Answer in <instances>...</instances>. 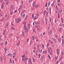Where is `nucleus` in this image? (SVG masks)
<instances>
[{"mask_svg":"<svg viewBox=\"0 0 64 64\" xmlns=\"http://www.w3.org/2000/svg\"><path fill=\"white\" fill-rule=\"evenodd\" d=\"M47 49L48 50V52H49V53L50 52V51H49V50H48V47H47Z\"/></svg>","mask_w":64,"mask_h":64,"instance_id":"obj_39","label":"nucleus"},{"mask_svg":"<svg viewBox=\"0 0 64 64\" xmlns=\"http://www.w3.org/2000/svg\"><path fill=\"white\" fill-rule=\"evenodd\" d=\"M58 31L60 32H61V30L60 29L58 30Z\"/></svg>","mask_w":64,"mask_h":64,"instance_id":"obj_52","label":"nucleus"},{"mask_svg":"<svg viewBox=\"0 0 64 64\" xmlns=\"http://www.w3.org/2000/svg\"><path fill=\"white\" fill-rule=\"evenodd\" d=\"M62 45H64V40H62Z\"/></svg>","mask_w":64,"mask_h":64,"instance_id":"obj_25","label":"nucleus"},{"mask_svg":"<svg viewBox=\"0 0 64 64\" xmlns=\"http://www.w3.org/2000/svg\"><path fill=\"white\" fill-rule=\"evenodd\" d=\"M36 24L37 25H38V24L40 25V22H36Z\"/></svg>","mask_w":64,"mask_h":64,"instance_id":"obj_5","label":"nucleus"},{"mask_svg":"<svg viewBox=\"0 0 64 64\" xmlns=\"http://www.w3.org/2000/svg\"><path fill=\"white\" fill-rule=\"evenodd\" d=\"M49 45V43H48V44L46 45L47 47H48Z\"/></svg>","mask_w":64,"mask_h":64,"instance_id":"obj_35","label":"nucleus"},{"mask_svg":"<svg viewBox=\"0 0 64 64\" xmlns=\"http://www.w3.org/2000/svg\"><path fill=\"white\" fill-rule=\"evenodd\" d=\"M62 24H60L59 25V26H61V27H62Z\"/></svg>","mask_w":64,"mask_h":64,"instance_id":"obj_57","label":"nucleus"},{"mask_svg":"<svg viewBox=\"0 0 64 64\" xmlns=\"http://www.w3.org/2000/svg\"><path fill=\"white\" fill-rule=\"evenodd\" d=\"M55 38H52V40H53V41L54 40H55Z\"/></svg>","mask_w":64,"mask_h":64,"instance_id":"obj_61","label":"nucleus"},{"mask_svg":"<svg viewBox=\"0 0 64 64\" xmlns=\"http://www.w3.org/2000/svg\"><path fill=\"white\" fill-rule=\"evenodd\" d=\"M63 58V56H61V58H60L59 59V60L61 61L62 59V58Z\"/></svg>","mask_w":64,"mask_h":64,"instance_id":"obj_8","label":"nucleus"},{"mask_svg":"<svg viewBox=\"0 0 64 64\" xmlns=\"http://www.w3.org/2000/svg\"><path fill=\"white\" fill-rule=\"evenodd\" d=\"M1 61H3V57L2 56H1L0 58Z\"/></svg>","mask_w":64,"mask_h":64,"instance_id":"obj_17","label":"nucleus"},{"mask_svg":"<svg viewBox=\"0 0 64 64\" xmlns=\"http://www.w3.org/2000/svg\"><path fill=\"white\" fill-rule=\"evenodd\" d=\"M30 64H32V63L31 62V58L30 59Z\"/></svg>","mask_w":64,"mask_h":64,"instance_id":"obj_28","label":"nucleus"},{"mask_svg":"<svg viewBox=\"0 0 64 64\" xmlns=\"http://www.w3.org/2000/svg\"><path fill=\"white\" fill-rule=\"evenodd\" d=\"M55 36L56 37V38H57L58 36H57L56 35V34H55Z\"/></svg>","mask_w":64,"mask_h":64,"instance_id":"obj_62","label":"nucleus"},{"mask_svg":"<svg viewBox=\"0 0 64 64\" xmlns=\"http://www.w3.org/2000/svg\"><path fill=\"white\" fill-rule=\"evenodd\" d=\"M57 22V20L56 19H55L54 20V22L56 23Z\"/></svg>","mask_w":64,"mask_h":64,"instance_id":"obj_37","label":"nucleus"},{"mask_svg":"<svg viewBox=\"0 0 64 64\" xmlns=\"http://www.w3.org/2000/svg\"><path fill=\"white\" fill-rule=\"evenodd\" d=\"M32 18L34 17V14H32Z\"/></svg>","mask_w":64,"mask_h":64,"instance_id":"obj_50","label":"nucleus"},{"mask_svg":"<svg viewBox=\"0 0 64 64\" xmlns=\"http://www.w3.org/2000/svg\"><path fill=\"white\" fill-rule=\"evenodd\" d=\"M36 56L38 55V52L37 51H36Z\"/></svg>","mask_w":64,"mask_h":64,"instance_id":"obj_22","label":"nucleus"},{"mask_svg":"<svg viewBox=\"0 0 64 64\" xmlns=\"http://www.w3.org/2000/svg\"><path fill=\"white\" fill-rule=\"evenodd\" d=\"M20 44V41L19 40L18 43L16 44L17 46H19V45Z\"/></svg>","mask_w":64,"mask_h":64,"instance_id":"obj_7","label":"nucleus"},{"mask_svg":"<svg viewBox=\"0 0 64 64\" xmlns=\"http://www.w3.org/2000/svg\"><path fill=\"white\" fill-rule=\"evenodd\" d=\"M58 40L59 42H60L61 41V38H58Z\"/></svg>","mask_w":64,"mask_h":64,"instance_id":"obj_13","label":"nucleus"},{"mask_svg":"<svg viewBox=\"0 0 64 64\" xmlns=\"http://www.w3.org/2000/svg\"><path fill=\"white\" fill-rule=\"evenodd\" d=\"M37 30L38 31H40V28H38L37 29Z\"/></svg>","mask_w":64,"mask_h":64,"instance_id":"obj_47","label":"nucleus"},{"mask_svg":"<svg viewBox=\"0 0 64 64\" xmlns=\"http://www.w3.org/2000/svg\"><path fill=\"white\" fill-rule=\"evenodd\" d=\"M21 9V7H20L18 9V10H19V11H20Z\"/></svg>","mask_w":64,"mask_h":64,"instance_id":"obj_59","label":"nucleus"},{"mask_svg":"<svg viewBox=\"0 0 64 64\" xmlns=\"http://www.w3.org/2000/svg\"><path fill=\"white\" fill-rule=\"evenodd\" d=\"M36 4V2H34V3H33L32 4V6L33 7H34L35 6V4Z\"/></svg>","mask_w":64,"mask_h":64,"instance_id":"obj_6","label":"nucleus"},{"mask_svg":"<svg viewBox=\"0 0 64 64\" xmlns=\"http://www.w3.org/2000/svg\"><path fill=\"white\" fill-rule=\"evenodd\" d=\"M5 33H6V30H4V33H3V35L4 36L5 35Z\"/></svg>","mask_w":64,"mask_h":64,"instance_id":"obj_19","label":"nucleus"},{"mask_svg":"<svg viewBox=\"0 0 64 64\" xmlns=\"http://www.w3.org/2000/svg\"><path fill=\"white\" fill-rule=\"evenodd\" d=\"M7 42L6 41V43H5V44L6 45H7Z\"/></svg>","mask_w":64,"mask_h":64,"instance_id":"obj_40","label":"nucleus"},{"mask_svg":"<svg viewBox=\"0 0 64 64\" xmlns=\"http://www.w3.org/2000/svg\"><path fill=\"white\" fill-rule=\"evenodd\" d=\"M23 24H24V30H26L25 31V32L26 33V32H27V31L26 30H27V28H26V22H24Z\"/></svg>","mask_w":64,"mask_h":64,"instance_id":"obj_1","label":"nucleus"},{"mask_svg":"<svg viewBox=\"0 0 64 64\" xmlns=\"http://www.w3.org/2000/svg\"><path fill=\"white\" fill-rule=\"evenodd\" d=\"M50 51H51V52H53V49H52V48L51 49Z\"/></svg>","mask_w":64,"mask_h":64,"instance_id":"obj_56","label":"nucleus"},{"mask_svg":"<svg viewBox=\"0 0 64 64\" xmlns=\"http://www.w3.org/2000/svg\"><path fill=\"white\" fill-rule=\"evenodd\" d=\"M50 2H48V6H50Z\"/></svg>","mask_w":64,"mask_h":64,"instance_id":"obj_53","label":"nucleus"},{"mask_svg":"<svg viewBox=\"0 0 64 64\" xmlns=\"http://www.w3.org/2000/svg\"><path fill=\"white\" fill-rule=\"evenodd\" d=\"M39 6L38 4H36V5L35 7H36L37 8H38Z\"/></svg>","mask_w":64,"mask_h":64,"instance_id":"obj_18","label":"nucleus"},{"mask_svg":"<svg viewBox=\"0 0 64 64\" xmlns=\"http://www.w3.org/2000/svg\"><path fill=\"white\" fill-rule=\"evenodd\" d=\"M44 59V56H42L40 58V60L41 61H42Z\"/></svg>","mask_w":64,"mask_h":64,"instance_id":"obj_9","label":"nucleus"},{"mask_svg":"<svg viewBox=\"0 0 64 64\" xmlns=\"http://www.w3.org/2000/svg\"><path fill=\"white\" fill-rule=\"evenodd\" d=\"M32 59H33V62H35V59L33 58H32Z\"/></svg>","mask_w":64,"mask_h":64,"instance_id":"obj_38","label":"nucleus"},{"mask_svg":"<svg viewBox=\"0 0 64 64\" xmlns=\"http://www.w3.org/2000/svg\"><path fill=\"white\" fill-rule=\"evenodd\" d=\"M48 57H49V58L50 59H51V57L50 56V55H48Z\"/></svg>","mask_w":64,"mask_h":64,"instance_id":"obj_41","label":"nucleus"},{"mask_svg":"<svg viewBox=\"0 0 64 64\" xmlns=\"http://www.w3.org/2000/svg\"><path fill=\"white\" fill-rule=\"evenodd\" d=\"M48 13L47 12H46V16H48Z\"/></svg>","mask_w":64,"mask_h":64,"instance_id":"obj_48","label":"nucleus"},{"mask_svg":"<svg viewBox=\"0 0 64 64\" xmlns=\"http://www.w3.org/2000/svg\"><path fill=\"white\" fill-rule=\"evenodd\" d=\"M44 15H45V14H46V11H44Z\"/></svg>","mask_w":64,"mask_h":64,"instance_id":"obj_64","label":"nucleus"},{"mask_svg":"<svg viewBox=\"0 0 64 64\" xmlns=\"http://www.w3.org/2000/svg\"><path fill=\"white\" fill-rule=\"evenodd\" d=\"M49 11L50 12V14H51V8H49Z\"/></svg>","mask_w":64,"mask_h":64,"instance_id":"obj_16","label":"nucleus"},{"mask_svg":"<svg viewBox=\"0 0 64 64\" xmlns=\"http://www.w3.org/2000/svg\"><path fill=\"white\" fill-rule=\"evenodd\" d=\"M58 64V61H57V62H56V64Z\"/></svg>","mask_w":64,"mask_h":64,"instance_id":"obj_63","label":"nucleus"},{"mask_svg":"<svg viewBox=\"0 0 64 64\" xmlns=\"http://www.w3.org/2000/svg\"><path fill=\"white\" fill-rule=\"evenodd\" d=\"M58 18H59L60 17V14H59V13H58Z\"/></svg>","mask_w":64,"mask_h":64,"instance_id":"obj_23","label":"nucleus"},{"mask_svg":"<svg viewBox=\"0 0 64 64\" xmlns=\"http://www.w3.org/2000/svg\"><path fill=\"white\" fill-rule=\"evenodd\" d=\"M13 54L14 56H15L16 55V53H15V52H14V53H13Z\"/></svg>","mask_w":64,"mask_h":64,"instance_id":"obj_46","label":"nucleus"},{"mask_svg":"<svg viewBox=\"0 0 64 64\" xmlns=\"http://www.w3.org/2000/svg\"><path fill=\"white\" fill-rule=\"evenodd\" d=\"M55 3V2L54 1V2H53V3H52L51 5V6L52 7H53V6H54V5H54V3Z\"/></svg>","mask_w":64,"mask_h":64,"instance_id":"obj_4","label":"nucleus"},{"mask_svg":"<svg viewBox=\"0 0 64 64\" xmlns=\"http://www.w3.org/2000/svg\"><path fill=\"white\" fill-rule=\"evenodd\" d=\"M28 59V58H27L25 59V61H27Z\"/></svg>","mask_w":64,"mask_h":64,"instance_id":"obj_27","label":"nucleus"},{"mask_svg":"<svg viewBox=\"0 0 64 64\" xmlns=\"http://www.w3.org/2000/svg\"><path fill=\"white\" fill-rule=\"evenodd\" d=\"M50 34H51V33H52V30H50Z\"/></svg>","mask_w":64,"mask_h":64,"instance_id":"obj_34","label":"nucleus"},{"mask_svg":"<svg viewBox=\"0 0 64 64\" xmlns=\"http://www.w3.org/2000/svg\"><path fill=\"white\" fill-rule=\"evenodd\" d=\"M5 18H3L2 19L0 20V21H3L4 20H5Z\"/></svg>","mask_w":64,"mask_h":64,"instance_id":"obj_11","label":"nucleus"},{"mask_svg":"<svg viewBox=\"0 0 64 64\" xmlns=\"http://www.w3.org/2000/svg\"><path fill=\"white\" fill-rule=\"evenodd\" d=\"M3 7H4V5H3V4H2V6H1V8L2 9H3Z\"/></svg>","mask_w":64,"mask_h":64,"instance_id":"obj_24","label":"nucleus"},{"mask_svg":"<svg viewBox=\"0 0 64 64\" xmlns=\"http://www.w3.org/2000/svg\"><path fill=\"white\" fill-rule=\"evenodd\" d=\"M62 12V10H59V13H61V12Z\"/></svg>","mask_w":64,"mask_h":64,"instance_id":"obj_31","label":"nucleus"},{"mask_svg":"<svg viewBox=\"0 0 64 64\" xmlns=\"http://www.w3.org/2000/svg\"><path fill=\"white\" fill-rule=\"evenodd\" d=\"M4 50L5 51V53L6 52V51H7V49L6 48H4Z\"/></svg>","mask_w":64,"mask_h":64,"instance_id":"obj_14","label":"nucleus"},{"mask_svg":"<svg viewBox=\"0 0 64 64\" xmlns=\"http://www.w3.org/2000/svg\"><path fill=\"white\" fill-rule=\"evenodd\" d=\"M32 40H34V39H35V36H32Z\"/></svg>","mask_w":64,"mask_h":64,"instance_id":"obj_20","label":"nucleus"},{"mask_svg":"<svg viewBox=\"0 0 64 64\" xmlns=\"http://www.w3.org/2000/svg\"><path fill=\"white\" fill-rule=\"evenodd\" d=\"M42 53L46 54L47 53V50H46L45 51H44Z\"/></svg>","mask_w":64,"mask_h":64,"instance_id":"obj_12","label":"nucleus"},{"mask_svg":"<svg viewBox=\"0 0 64 64\" xmlns=\"http://www.w3.org/2000/svg\"><path fill=\"white\" fill-rule=\"evenodd\" d=\"M10 7L12 10H14V6L11 5H10Z\"/></svg>","mask_w":64,"mask_h":64,"instance_id":"obj_3","label":"nucleus"},{"mask_svg":"<svg viewBox=\"0 0 64 64\" xmlns=\"http://www.w3.org/2000/svg\"><path fill=\"white\" fill-rule=\"evenodd\" d=\"M25 56V54H24L23 56H22V58H24V56Z\"/></svg>","mask_w":64,"mask_h":64,"instance_id":"obj_30","label":"nucleus"},{"mask_svg":"<svg viewBox=\"0 0 64 64\" xmlns=\"http://www.w3.org/2000/svg\"><path fill=\"white\" fill-rule=\"evenodd\" d=\"M15 21L16 22V21L17 23H18L20 21H21V20H20V18H16Z\"/></svg>","mask_w":64,"mask_h":64,"instance_id":"obj_2","label":"nucleus"},{"mask_svg":"<svg viewBox=\"0 0 64 64\" xmlns=\"http://www.w3.org/2000/svg\"><path fill=\"white\" fill-rule=\"evenodd\" d=\"M38 56H39L38 57L39 58H40V56H41V54H39L38 55Z\"/></svg>","mask_w":64,"mask_h":64,"instance_id":"obj_32","label":"nucleus"},{"mask_svg":"<svg viewBox=\"0 0 64 64\" xmlns=\"http://www.w3.org/2000/svg\"><path fill=\"white\" fill-rule=\"evenodd\" d=\"M54 41L55 43H57V40H56V39L54 40Z\"/></svg>","mask_w":64,"mask_h":64,"instance_id":"obj_29","label":"nucleus"},{"mask_svg":"<svg viewBox=\"0 0 64 64\" xmlns=\"http://www.w3.org/2000/svg\"><path fill=\"white\" fill-rule=\"evenodd\" d=\"M30 24H28V28L29 29H30V26H29Z\"/></svg>","mask_w":64,"mask_h":64,"instance_id":"obj_54","label":"nucleus"},{"mask_svg":"<svg viewBox=\"0 0 64 64\" xmlns=\"http://www.w3.org/2000/svg\"><path fill=\"white\" fill-rule=\"evenodd\" d=\"M61 53L62 54V56H63V54H64V53H63V52H61Z\"/></svg>","mask_w":64,"mask_h":64,"instance_id":"obj_43","label":"nucleus"},{"mask_svg":"<svg viewBox=\"0 0 64 64\" xmlns=\"http://www.w3.org/2000/svg\"><path fill=\"white\" fill-rule=\"evenodd\" d=\"M58 6H60L61 5V4H60V3H59V4H58Z\"/></svg>","mask_w":64,"mask_h":64,"instance_id":"obj_36","label":"nucleus"},{"mask_svg":"<svg viewBox=\"0 0 64 64\" xmlns=\"http://www.w3.org/2000/svg\"><path fill=\"white\" fill-rule=\"evenodd\" d=\"M32 0H29L28 3H30L32 2Z\"/></svg>","mask_w":64,"mask_h":64,"instance_id":"obj_26","label":"nucleus"},{"mask_svg":"<svg viewBox=\"0 0 64 64\" xmlns=\"http://www.w3.org/2000/svg\"><path fill=\"white\" fill-rule=\"evenodd\" d=\"M8 25H9V23L8 22L6 24V26H8Z\"/></svg>","mask_w":64,"mask_h":64,"instance_id":"obj_33","label":"nucleus"},{"mask_svg":"<svg viewBox=\"0 0 64 64\" xmlns=\"http://www.w3.org/2000/svg\"><path fill=\"white\" fill-rule=\"evenodd\" d=\"M56 51L58 54H59V49H57V50H56Z\"/></svg>","mask_w":64,"mask_h":64,"instance_id":"obj_10","label":"nucleus"},{"mask_svg":"<svg viewBox=\"0 0 64 64\" xmlns=\"http://www.w3.org/2000/svg\"><path fill=\"white\" fill-rule=\"evenodd\" d=\"M11 62H12V60H11V59H10V63H11Z\"/></svg>","mask_w":64,"mask_h":64,"instance_id":"obj_44","label":"nucleus"},{"mask_svg":"<svg viewBox=\"0 0 64 64\" xmlns=\"http://www.w3.org/2000/svg\"><path fill=\"white\" fill-rule=\"evenodd\" d=\"M42 50H40V53H42Z\"/></svg>","mask_w":64,"mask_h":64,"instance_id":"obj_51","label":"nucleus"},{"mask_svg":"<svg viewBox=\"0 0 64 64\" xmlns=\"http://www.w3.org/2000/svg\"><path fill=\"white\" fill-rule=\"evenodd\" d=\"M12 29L13 30H15V29H14V28L13 27H12Z\"/></svg>","mask_w":64,"mask_h":64,"instance_id":"obj_58","label":"nucleus"},{"mask_svg":"<svg viewBox=\"0 0 64 64\" xmlns=\"http://www.w3.org/2000/svg\"><path fill=\"white\" fill-rule=\"evenodd\" d=\"M17 12V10H16L14 12V13H16V12Z\"/></svg>","mask_w":64,"mask_h":64,"instance_id":"obj_45","label":"nucleus"},{"mask_svg":"<svg viewBox=\"0 0 64 64\" xmlns=\"http://www.w3.org/2000/svg\"><path fill=\"white\" fill-rule=\"evenodd\" d=\"M55 60H57V59H58V56H55Z\"/></svg>","mask_w":64,"mask_h":64,"instance_id":"obj_15","label":"nucleus"},{"mask_svg":"<svg viewBox=\"0 0 64 64\" xmlns=\"http://www.w3.org/2000/svg\"><path fill=\"white\" fill-rule=\"evenodd\" d=\"M2 2H3V0H1L0 1V3H2Z\"/></svg>","mask_w":64,"mask_h":64,"instance_id":"obj_60","label":"nucleus"},{"mask_svg":"<svg viewBox=\"0 0 64 64\" xmlns=\"http://www.w3.org/2000/svg\"><path fill=\"white\" fill-rule=\"evenodd\" d=\"M34 28H33V31L34 32H35V30H34Z\"/></svg>","mask_w":64,"mask_h":64,"instance_id":"obj_49","label":"nucleus"},{"mask_svg":"<svg viewBox=\"0 0 64 64\" xmlns=\"http://www.w3.org/2000/svg\"><path fill=\"white\" fill-rule=\"evenodd\" d=\"M47 3H46L45 5V7H46L47 6Z\"/></svg>","mask_w":64,"mask_h":64,"instance_id":"obj_55","label":"nucleus"},{"mask_svg":"<svg viewBox=\"0 0 64 64\" xmlns=\"http://www.w3.org/2000/svg\"><path fill=\"white\" fill-rule=\"evenodd\" d=\"M25 14H23V16H22V18H24V16H25Z\"/></svg>","mask_w":64,"mask_h":64,"instance_id":"obj_42","label":"nucleus"},{"mask_svg":"<svg viewBox=\"0 0 64 64\" xmlns=\"http://www.w3.org/2000/svg\"><path fill=\"white\" fill-rule=\"evenodd\" d=\"M10 13L11 15H12L13 13V12L11 10L10 12Z\"/></svg>","mask_w":64,"mask_h":64,"instance_id":"obj_21","label":"nucleus"}]
</instances>
